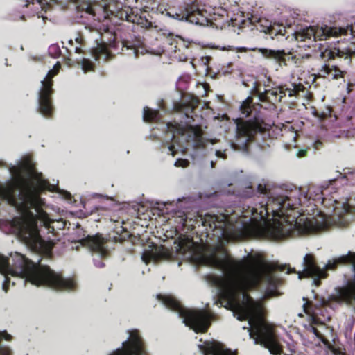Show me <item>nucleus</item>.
Returning <instances> with one entry per match:
<instances>
[{
    "mask_svg": "<svg viewBox=\"0 0 355 355\" xmlns=\"http://www.w3.org/2000/svg\"><path fill=\"white\" fill-rule=\"evenodd\" d=\"M222 257L216 252L209 257L211 264L222 270L223 277L214 276L212 284L218 287V298L231 308H236L238 320H248L247 329L255 344L268 349L273 355H280L282 347L277 340L275 328L266 320V311L261 302H255L246 291L259 288L266 284L265 297L270 298L279 295L278 286L282 279L275 275L274 265L254 257L236 260L223 248H219Z\"/></svg>",
    "mask_w": 355,
    "mask_h": 355,
    "instance_id": "nucleus-1",
    "label": "nucleus"
},
{
    "mask_svg": "<svg viewBox=\"0 0 355 355\" xmlns=\"http://www.w3.org/2000/svg\"><path fill=\"white\" fill-rule=\"evenodd\" d=\"M20 168L32 175L36 183L21 178L16 184H10L6 187L0 184V196L7 199L10 205L31 216H33L31 210L35 209L38 216L46 223L47 213L43 209L45 202L40 197V194L46 190L53 191L54 186L44 179L41 173L35 171V166L31 161H25Z\"/></svg>",
    "mask_w": 355,
    "mask_h": 355,
    "instance_id": "nucleus-2",
    "label": "nucleus"
},
{
    "mask_svg": "<svg viewBox=\"0 0 355 355\" xmlns=\"http://www.w3.org/2000/svg\"><path fill=\"white\" fill-rule=\"evenodd\" d=\"M0 273L19 276L37 286H46L55 291L73 289L75 282L71 278H64L48 266L35 263L23 254L16 252L12 263L7 257H0Z\"/></svg>",
    "mask_w": 355,
    "mask_h": 355,
    "instance_id": "nucleus-3",
    "label": "nucleus"
},
{
    "mask_svg": "<svg viewBox=\"0 0 355 355\" xmlns=\"http://www.w3.org/2000/svg\"><path fill=\"white\" fill-rule=\"evenodd\" d=\"M246 114V119L238 118L236 119V136L237 139H243L242 144L247 147L248 143L252 142L257 139V137L260 135L263 140L272 139L276 137L279 133H276L277 130L281 132L282 137L287 134L290 135V137L293 141H295L297 134L292 126H284L283 128L279 129L274 123L272 125L267 123L259 116L260 112L252 116V112H242Z\"/></svg>",
    "mask_w": 355,
    "mask_h": 355,
    "instance_id": "nucleus-4",
    "label": "nucleus"
},
{
    "mask_svg": "<svg viewBox=\"0 0 355 355\" xmlns=\"http://www.w3.org/2000/svg\"><path fill=\"white\" fill-rule=\"evenodd\" d=\"M257 194L263 195V197L267 198L265 202H261L260 203L261 209L259 214L262 220H266L270 216H272V217L284 218L287 223L291 216L288 211H294L300 205L298 201L293 202L287 196L272 197L271 189L266 184H259L257 191L252 186L248 187L243 193V196L247 198L252 197Z\"/></svg>",
    "mask_w": 355,
    "mask_h": 355,
    "instance_id": "nucleus-5",
    "label": "nucleus"
},
{
    "mask_svg": "<svg viewBox=\"0 0 355 355\" xmlns=\"http://www.w3.org/2000/svg\"><path fill=\"white\" fill-rule=\"evenodd\" d=\"M157 298L166 308L176 311L186 326L196 333H206L211 324L214 314L205 309H188L171 295L158 294Z\"/></svg>",
    "mask_w": 355,
    "mask_h": 355,
    "instance_id": "nucleus-6",
    "label": "nucleus"
},
{
    "mask_svg": "<svg viewBox=\"0 0 355 355\" xmlns=\"http://www.w3.org/2000/svg\"><path fill=\"white\" fill-rule=\"evenodd\" d=\"M31 217V220L23 218L18 222L19 236L28 247L35 251L44 249L46 245L45 241L40 234L35 219L39 220L49 232L54 233L55 229L62 230L65 227V222L62 220L51 219L48 214L46 223L38 216L37 212Z\"/></svg>",
    "mask_w": 355,
    "mask_h": 355,
    "instance_id": "nucleus-7",
    "label": "nucleus"
},
{
    "mask_svg": "<svg viewBox=\"0 0 355 355\" xmlns=\"http://www.w3.org/2000/svg\"><path fill=\"white\" fill-rule=\"evenodd\" d=\"M300 221H295V223H289L284 225L278 221L273 225L270 226L267 229V234L274 241H278L294 235L296 230L304 234H309L315 232L319 230L324 224L318 225V220L315 218H306L303 223Z\"/></svg>",
    "mask_w": 355,
    "mask_h": 355,
    "instance_id": "nucleus-8",
    "label": "nucleus"
},
{
    "mask_svg": "<svg viewBox=\"0 0 355 355\" xmlns=\"http://www.w3.org/2000/svg\"><path fill=\"white\" fill-rule=\"evenodd\" d=\"M324 129L347 128L355 130V112H312Z\"/></svg>",
    "mask_w": 355,
    "mask_h": 355,
    "instance_id": "nucleus-9",
    "label": "nucleus"
},
{
    "mask_svg": "<svg viewBox=\"0 0 355 355\" xmlns=\"http://www.w3.org/2000/svg\"><path fill=\"white\" fill-rule=\"evenodd\" d=\"M166 15L171 18L176 20L180 21H188L196 25H205L208 22L205 11L200 10L198 6L194 2H192L190 4H186L180 12H175V13H172L171 12H167Z\"/></svg>",
    "mask_w": 355,
    "mask_h": 355,
    "instance_id": "nucleus-10",
    "label": "nucleus"
},
{
    "mask_svg": "<svg viewBox=\"0 0 355 355\" xmlns=\"http://www.w3.org/2000/svg\"><path fill=\"white\" fill-rule=\"evenodd\" d=\"M60 64L58 62L53 69L48 71L45 78L41 80L40 87L38 92L39 111H51L53 109L50 95L52 93V78L57 74Z\"/></svg>",
    "mask_w": 355,
    "mask_h": 355,
    "instance_id": "nucleus-11",
    "label": "nucleus"
},
{
    "mask_svg": "<svg viewBox=\"0 0 355 355\" xmlns=\"http://www.w3.org/2000/svg\"><path fill=\"white\" fill-rule=\"evenodd\" d=\"M129 340L123 343V348L117 349L113 355H146L144 342L139 331H129Z\"/></svg>",
    "mask_w": 355,
    "mask_h": 355,
    "instance_id": "nucleus-12",
    "label": "nucleus"
},
{
    "mask_svg": "<svg viewBox=\"0 0 355 355\" xmlns=\"http://www.w3.org/2000/svg\"><path fill=\"white\" fill-rule=\"evenodd\" d=\"M200 220L202 225L205 227L207 235L212 234L218 238L223 236L226 227V216L222 214L217 216L214 214H205L200 216Z\"/></svg>",
    "mask_w": 355,
    "mask_h": 355,
    "instance_id": "nucleus-13",
    "label": "nucleus"
},
{
    "mask_svg": "<svg viewBox=\"0 0 355 355\" xmlns=\"http://www.w3.org/2000/svg\"><path fill=\"white\" fill-rule=\"evenodd\" d=\"M110 57V53L103 43L98 44L93 49L90 58L81 57L77 59V64L84 73L93 71L94 62L97 60L105 61Z\"/></svg>",
    "mask_w": 355,
    "mask_h": 355,
    "instance_id": "nucleus-14",
    "label": "nucleus"
},
{
    "mask_svg": "<svg viewBox=\"0 0 355 355\" xmlns=\"http://www.w3.org/2000/svg\"><path fill=\"white\" fill-rule=\"evenodd\" d=\"M252 91L257 96L258 100L261 102L268 101L272 104L280 101L283 96H286L285 89L282 87H275L271 89H266L263 92L257 90V83H254Z\"/></svg>",
    "mask_w": 355,
    "mask_h": 355,
    "instance_id": "nucleus-15",
    "label": "nucleus"
},
{
    "mask_svg": "<svg viewBox=\"0 0 355 355\" xmlns=\"http://www.w3.org/2000/svg\"><path fill=\"white\" fill-rule=\"evenodd\" d=\"M304 270L297 272L299 279L309 277V276H320L323 269L320 268L316 262L315 258L312 254H306L304 257Z\"/></svg>",
    "mask_w": 355,
    "mask_h": 355,
    "instance_id": "nucleus-16",
    "label": "nucleus"
},
{
    "mask_svg": "<svg viewBox=\"0 0 355 355\" xmlns=\"http://www.w3.org/2000/svg\"><path fill=\"white\" fill-rule=\"evenodd\" d=\"M178 247V252L189 259H196L201 254L200 246L192 239H187L180 241Z\"/></svg>",
    "mask_w": 355,
    "mask_h": 355,
    "instance_id": "nucleus-17",
    "label": "nucleus"
},
{
    "mask_svg": "<svg viewBox=\"0 0 355 355\" xmlns=\"http://www.w3.org/2000/svg\"><path fill=\"white\" fill-rule=\"evenodd\" d=\"M170 256L168 250L164 246L155 245L151 250H145L142 254V260L148 263L150 261H158Z\"/></svg>",
    "mask_w": 355,
    "mask_h": 355,
    "instance_id": "nucleus-18",
    "label": "nucleus"
},
{
    "mask_svg": "<svg viewBox=\"0 0 355 355\" xmlns=\"http://www.w3.org/2000/svg\"><path fill=\"white\" fill-rule=\"evenodd\" d=\"M86 242L90 249L99 254L102 258L106 257L109 252L105 247V241L104 238L96 235L95 236H88Z\"/></svg>",
    "mask_w": 355,
    "mask_h": 355,
    "instance_id": "nucleus-19",
    "label": "nucleus"
},
{
    "mask_svg": "<svg viewBox=\"0 0 355 355\" xmlns=\"http://www.w3.org/2000/svg\"><path fill=\"white\" fill-rule=\"evenodd\" d=\"M205 355H237L236 352L225 348L220 343H211L206 345L204 349Z\"/></svg>",
    "mask_w": 355,
    "mask_h": 355,
    "instance_id": "nucleus-20",
    "label": "nucleus"
},
{
    "mask_svg": "<svg viewBox=\"0 0 355 355\" xmlns=\"http://www.w3.org/2000/svg\"><path fill=\"white\" fill-rule=\"evenodd\" d=\"M258 51L266 58L273 59L279 62L281 66L282 64H286L284 55H286L284 51L280 50H271L264 48L258 49Z\"/></svg>",
    "mask_w": 355,
    "mask_h": 355,
    "instance_id": "nucleus-21",
    "label": "nucleus"
},
{
    "mask_svg": "<svg viewBox=\"0 0 355 355\" xmlns=\"http://www.w3.org/2000/svg\"><path fill=\"white\" fill-rule=\"evenodd\" d=\"M355 263V254L349 252L347 255L342 256L338 259L329 261L323 269L327 272L328 270H335L340 264Z\"/></svg>",
    "mask_w": 355,
    "mask_h": 355,
    "instance_id": "nucleus-22",
    "label": "nucleus"
},
{
    "mask_svg": "<svg viewBox=\"0 0 355 355\" xmlns=\"http://www.w3.org/2000/svg\"><path fill=\"white\" fill-rule=\"evenodd\" d=\"M344 71H341L336 66H330L328 64H323L320 70V76L325 77L327 76H331L332 79L338 80L343 78Z\"/></svg>",
    "mask_w": 355,
    "mask_h": 355,
    "instance_id": "nucleus-23",
    "label": "nucleus"
},
{
    "mask_svg": "<svg viewBox=\"0 0 355 355\" xmlns=\"http://www.w3.org/2000/svg\"><path fill=\"white\" fill-rule=\"evenodd\" d=\"M168 129L173 132L172 141L176 143V136H184L187 132V126L176 122H169L167 123Z\"/></svg>",
    "mask_w": 355,
    "mask_h": 355,
    "instance_id": "nucleus-24",
    "label": "nucleus"
},
{
    "mask_svg": "<svg viewBox=\"0 0 355 355\" xmlns=\"http://www.w3.org/2000/svg\"><path fill=\"white\" fill-rule=\"evenodd\" d=\"M258 22L260 24V31L268 34L272 39L274 36L282 34L281 31L275 29L268 21L259 19Z\"/></svg>",
    "mask_w": 355,
    "mask_h": 355,
    "instance_id": "nucleus-25",
    "label": "nucleus"
},
{
    "mask_svg": "<svg viewBox=\"0 0 355 355\" xmlns=\"http://www.w3.org/2000/svg\"><path fill=\"white\" fill-rule=\"evenodd\" d=\"M182 103L184 106H185V108L178 110L177 111H193L198 107V105L200 103L196 97L189 96L184 98Z\"/></svg>",
    "mask_w": 355,
    "mask_h": 355,
    "instance_id": "nucleus-26",
    "label": "nucleus"
},
{
    "mask_svg": "<svg viewBox=\"0 0 355 355\" xmlns=\"http://www.w3.org/2000/svg\"><path fill=\"white\" fill-rule=\"evenodd\" d=\"M304 89V85L301 83H293L291 87L285 88L286 95L288 94L290 97L296 96L300 92H303Z\"/></svg>",
    "mask_w": 355,
    "mask_h": 355,
    "instance_id": "nucleus-27",
    "label": "nucleus"
},
{
    "mask_svg": "<svg viewBox=\"0 0 355 355\" xmlns=\"http://www.w3.org/2000/svg\"><path fill=\"white\" fill-rule=\"evenodd\" d=\"M307 329L309 331L313 333L319 339V340L323 343L324 345L329 344L328 339L326 338L322 333L315 327L313 325H310Z\"/></svg>",
    "mask_w": 355,
    "mask_h": 355,
    "instance_id": "nucleus-28",
    "label": "nucleus"
},
{
    "mask_svg": "<svg viewBox=\"0 0 355 355\" xmlns=\"http://www.w3.org/2000/svg\"><path fill=\"white\" fill-rule=\"evenodd\" d=\"M56 1L57 0H32L31 3L33 5H37L43 10L50 7L52 3Z\"/></svg>",
    "mask_w": 355,
    "mask_h": 355,
    "instance_id": "nucleus-29",
    "label": "nucleus"
},
{
    "mask_svg": "<svg viewBox=\"0 0 355 355\" xmlns=\"http://www.w3.org/2000/svg\"><path fill=\"white\" fill-rule=\"evenodd\" d=\"M159 113L160 112H144V120L148 123L157 122L160 118Z\"/></svg>",
    "mask_w": 355,
    "mask_h": 355,
    "instance_id": "nucleus-30",
    "label": "nucleus"
},
{
    "mask_svg": "<svg viewBox=\"0 0 355 355\" xmlns=\"http://www.w3.org/2000/svg\"><path fill=\"white\" fill-rule=\"evenodd\" d=\"M252 102V96H248V98L241 103L240 105V111H246V110L248 109H249L250 111H252V109L254 110V111H257L256 107L251 106Z\"/></svg>",
    "mask_w": 355,
    "mask_h": 355,
    "instance_id": "nucleus-31",
    "label": "nucleus"
},
{
    "mask_svg": "<svg viewBox=\"0 0 355 355\" xmlns=\"http://www.w3.org/2000/svg\"><path fill=\"white\" fill-rule=\"evenodd\" d=\"M75 41H76V43L79 44L80 46H73V42L72 40H70L69 42L73 47V49L74 50L75 53H80L82 51L81 45L83 44V39L81 37H78L76 38Z\"/></svg>",
    "mask_w": 355,
    "mask_h": 355,
    "instance_id": "nucleus-32",
    "label": "nucleus"
},
{
    "mask_svg": "<svg viewBox=\"0 0 355 355\" xmlns=\"http://www.w3.org/2000/svg\"><path fill=\"white\" fill-rule=\"evenodd\" d=\"M322 275L318 276H309V277L313 278V283L316 286H319L321 284V279L327 278L328 276L327 272L325 270H322Z\"/></svg>",
    "mask_w": 355,
    "mask_h": 355,
    "instance_id": "nucleus-33",
    "label": "nucleus"
},
{
    "mask_svg": "<svg viewBox=\"0 0 355 355\" xmlns=\"http://www.w3.org/2000/svg\"><path fill=\"white\" fill-rule=\"evenodd\" d=\"M3 339L7 341H10L12 339V336L10 334H8L6 331H4L0 332V341L2 340Z\"/></svg>",
    "mask_w": 355,
    "mask_h": 355,
    "instance_id": "nucleus-34",
    "label": "nucleus"
},
{
    "mask_svg": "<svg viewBox=\"0 0 355 355\" xmlns=\"http://www.w3.org/2000/svg\"><path fill=\"white\" fill-rule=\"evenodd\" d=\"M189 162L187 159H178L175 162V166H182V167H187L189 166Z\"/></svg>",
    "mask_w": 355,
    "mask_h": 355,
    "instance_id": "nucleus-35",
    "label": "nucleus"
},
{
    "mask_svg": "<svg viewBox=\"0 0 355 355\" xmlns=\"http://www.w3.org/2000/svg\"><path fill=\"white\" fill-rule=\"evenodd\" d=\"M216 155L218 157H220V158H223V159H225L226 158V155H225V152H222L220 150H216Z\"/></svg>",
    "mask_w": 355,
    "mask_h": 355,
    "instance_id": "nucleus-36",
    "label": "nucleus"
},
{
    "mask_svg": "<svg viewBox=\"0 0 355 355\" xmlns=\"http://www.w3.org/2000/svg\"><path fill=\"white\" fill-rule=\"evenodd\" d=\"M0 353L2 355H10L11 352L9 349H0Z\"/></svg>",
    "mask_w": 355,
    "mask_h": 355,
    "instance_id": "nucleus-37",
    "label": "nucleus"
},
{
    "mask_svg": "<svg viewBox=\"0 0 355 355\" xmlns=\"http://www.w3.org/2000/svg\"><path fill=\"white\" fill-rule=\"evenodd\" d=\"M306 153H307V150H300L298 151V156L302 157H304L306 155Z\"/></svg>",
    "mask_w": 355,
    "mask_h": 355,
    "instance_id": "nucleus-38",
    "label": "nucleus"
},
{
    "mask_svg": "<svg viewBox=\"0 0 355 355\" xmlns=\"http://www.w3.org/2000/svg\"><path fill=\"white\" fill-rule=\"evenodd\" d=\"M43 114V116L47 119L51 118L53 112H41Z\"/></svg>",
    "mask_w": 355,
    "mask_h": 355,
    "instance_id": "nucleus-39",
    "label": "nucleus"
},
{
    "mask_svg": "<svg viewBox=\"0 0 355 355\" xmlns=\"http://www.w3.org/2000/svg\"><path fill=\"white\" fill-rule=\"evenodd\" d=\"M95 265L98 268H103L105 266V263L101 261H98V263H96Z\"/></svg>",
    "mask_w": 355,
    "mask_h": 355,
    "instance_id": "nucleus-40",
    "label": "nucleus"
},
{
    "mask_svg": "<svg viewBox=\"0 0 355 355\" xmlns=\"http://www.w3.org/2000/svg\"><path fill=\"white\" fill-rule=\"evenodd\" d=\"M322 146V142L320 141H316L315 142V148H319L320 146Z\"/></svg>",
    "mask_w": 355,
    "mask_h": 355,
    "instance_id": "nucleus-41",
    "label": "nucleus"
},
{
    "mask_svg": "<svg viewBox=\"0 0 355 355\" xmlns=\"http://www.w3.org/2000/svg\"><path fill=\"white\" fill-rule=\"evenodd\" d=\"M144 112H146V111H159L158 109H155V110H152V109H150L148 107L146 106L143 108V110Z\"/></svg>",
    "mask_w": 355,
    "mask_h": 355,
    "instance_id": "nucleus-42",
    "label": "nucleus"
},
{
    "mask_svg": "<svg viewBox=\"0 0 355 355\" xmlns=\"http://www.w3.org/2000/svg\"><path fill=\"white\" fill-rule=\"evenodd\" d=\"M131 50L132 51V54L135 58L137 57L138 51L135 49V48H132Z\"/></svg>",
    "mask_w": 355,
    "mask_h": 355,
    "instance_id": "nucleus-43",
    "label": "nucleus"
},
{
    "mask_svg": "<svg viewBox=\"0 0 355 355\" xmlns=\"http://www.w3.org/2000/svg\"><path fill=\"white\" fill-rule=\"evenodd\" d=\"M294 272H296L295 268H291L290 267L288 268L287 273L290 274V273H294Z\"/></svg>",
    "mask_w": 355,
    "mask_h": 355,
    "instance_id": "nucleus-44",
    "label": "nucleus"
},
{
    "mask_svg": "<svg viewBox=\"0 0 355 355\" xmlns=\"http://www.w3.org/2000/svg\"><path fill=\"white\" fill-rule=\"evenodd\" d=\"M209 58L207 57H205L202 58V62H204L205 64H207Z\"/></svg>",
    "mask_w": 355,
    "mask_h": 355,
    "instance_id": "nucleus-45",
    "label": "nucleus"
},
{
    "mask_svg": "<svg viewBox=\"0 0 355 355\" xmlns=\"http://www.w3.org/2000/svg\"><path fill=\"white\" fill-rule=\"evenodd\" d=\"M173 148H174V146L173 145H171L170 147H169V149L171 151H172V155H175V153L173 152Z\"/></svg>",
    "mask_w": 355,
    "mask_h": 355,
    "instance_id": "nucleus-46",
    "label": "nucleus"
},
{
    "mask_svg": "<svg viewBox=\"0 0 355 355\" xmlns=\"http://www.w3.org/2000/svg\"><path fill=\"white\" fill-rule=\"evenodd\" d=\"M328 54L330 58H334V53L332 51H329Z\"/></svg>",
    "mask_w": 355,
    "mask_h": 355,
    "instance_id": "nucleus-47",
    "label": "nucleus"
},
{
    "mask_svg": "<svg viewBox=\"0 0 355 355\" xmlns=\"http://www.w3.org/2000/svg\"><path fill=\"white\" fill-rule=\"evenodd\" d=\"M350 85H351L349 83L347 84V93L350 92V89H349Z\"/></svg>",
    "mask_w": 355,
    "mask_h": 355,
    "instance_id": "nucleus-48",
    "label": "nucleus"
},
{
    "mask_svg": "<svg viewBox=\"0 0 355 355\" xmlns=\"http://www.w3.org/2000/svg\"><path fill=\"white\" fill-rule=\"evenodd\" d=\"M187 118H189V115L188 114L189 112H183Z\"/></svg>",
    "mask_w": 355,
    "mask_h": 355,
    "instance_id": "nucleus-49",
    "label": "nucleus"
},
{
    "mask_svg": "<svg viewBox=\"0 0 355 355\" xmlns=\"http://www.w3.org/2000/svg\"><path fill=\"white\" fill-rule=\"evenodd\" d=\"M286 267V266H284L281 267V268H279V270H281V271H284Z\"/></svg>",
    "mask_w": 355,
    "mask_h": 355,
    "instance_id": "nucleus-50",
    "label": "nucleus"
},
{
    "mask_svg": "<svg viewBox=\"0 0 355 355\" xmlns=\"http://www.w3.org/2000/svg\"><path fill=\"white\" fill-rule=\"evenodd\" d=\"M211 168L215 167V163L213 161L211 162Z\"/></svg>",
    "mask_w": 355,
    "mask_h": 355,
    "instance_id": "nucleus-51",
    "label": "nucleus"
},
{
    "mask_svg": "<svg viewBox=\"0 0 355 355\" xmlns=\"http://www.w3.org/2000/svg\"><path fill=\"white\" fill-rule=\"evenodd\" d=\"M3 289H4L6 291H7V287H6V283L3 284Z\"/></svg>",
    "mask_w": 355,
    "mask_h": 355,
    "instance_id": "nucleus-52",
    "label": "nucleus"
},
{
    "mask_svg": "<svg viewBox=\"0 0 355 355\" xmlns=\"http://www.w3.org/2000/svg\"><path fill=\"white\" fill-rule=\"evenodd\" d=\"M253 209H254V212L257 213V209L254 208Z\"/></svg>",
    "mask_w": 355,
    "mask_h": 355,
    "instance_id": "nucleus-53",
    "label": "nucleus"
},
{
    "mask_svg": "<svg viewBox=\"0 0 355 355\" xmlns=\"http://www.w3.org/2000/svg\"><path fill=\"white\" fill-rule=\"evenodd\" d=\"M321 327H322V329H325L324 326L322 324H321Z\"/></svg>",
    "mask_w": 355,
    "mask_h": 355,
    "instance_id": "nucleus-54",
    "label": "nucleus"
},
{
    "mask_svg": "<svg viewBox=\"0 0 355 355\" xmlns=\"http://www.w3.org/2000/svg\"><path fill=\"white\" fill-rule=\"evenodd\" d=\"M41 17L43 18V19H44V20L45 19H46V17H43V16H41Z\"/></svg>",
    "mask_w": 355,
    "mask_h": 355,
    "instance_id": "nucleus-55",
    "label": "nucleus"
},
{
    "mask_svg": "<svg viewBox=\"0 0 355 355\" xmlns=\"http://www.w3.org/2000/svg\"><path fill=\"white\" fill-rule=\"evenodd\" d=\"M261 108H263L264 110L267 109L266 107H263V106H261Z\"/></svg>",
    "mask_w": 355,
    "mask_h": 355,
    "instance_id": "nucleus-56",
    "label": "nucleus"
}]
</instances>
